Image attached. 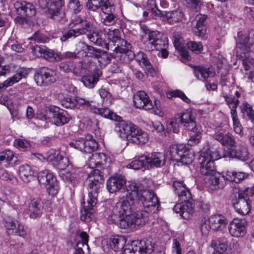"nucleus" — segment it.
<instances>
[{
    "label": "nucleus",
    "mask_w": 254,
    "mask_h": 254,
    "mask_svg": "<svg viewBox=\"0 0 254 254\" xmlns=\"http://www.w3.org/2000/svg\"><path fill=\"white\" fill-rule=\"evenodd\" d=\"M4 227L9 231V233L14 234L22 238L26 235V232L24 226L20 224L16 220L10 218H7L5 220Z\"/></svg>",
    "instance_id": "nucleus-28"
},
{
    "label": "nucleus",
    "mask_w": 254,
    "mask_h": 254,
    "mask_svg": "<svg viewBox=\"0 0 254 254\" xmlns=\"http://www.w3.org/2000/svg\"><path fill=\"white\" fill-rule=\"evenodd\" d=\"M18 173L19 177L25 183L30 182L34 175V170L27 164L20 165Z\"/></svg>",
    "instance_id": "nucleus-37"
},
{
    "label": "nucleus",
    "mask_w": 254,
    "mask_h": 254,
    "mask_svg": "<svg viewBox=\"0 0 254 254\" xmlns=\"http://www.w3.org/2000/svg\"><path fill=\"white\" fill-rule=\"evenodd\" d=\"M148 164L154 166L157 168L164 165L166 162V157L164 153L161 152H154L151 154V156L147 157Z\"/></svg>",
    "instance_id": "nucleus-40"
},
{
    "label": "nucleus",
    "mask_w": 254,
    "mask_h": 254,
    "mask_svg": "<svg viewBox=\"0 0 254 254\" xmlns=\"http://www.w3.org/2000/svg\"><path fill=\"white\" fill-rule=\"evenodd\" d=\"M146 45L148 51L167 48L168 40L165 34L158 31H152L148 34Z\"/></svg>",
    "instance_id": "nucleus-14"
},
{
    "label": "nucleus",
    "mask_w": 254,
    "mask_h": 254,
    "mask_svg": "<svg viewBox=\"0 0 254 254\" xmlns=\"http://www.w3.org/2000/svg\"><path fill=\"white\" fill-rule=\"evenodd\" d=\"M140 65L144 68L146 73L152 74L154 71V69L153 68L151 64L150 63L147 57L141 62Z\"/></svg>",
    "instance_id": "nucleus-64"
},
{
    "label": "nucleus",
    "mask_w": 254,
    "mask_h": 254,
    "mask_svg": "<svg viewBox=\"0 0 254 254\" xmlns=\"http://www.w3.org/2000/svg\"><path fill=\"white\" fill-rule=\"evenodd\" d=\"M174 192L178 196L179 200H187L191 198L190 190L186 187L183 181L174 180L172 184Z\"/></svg>",
    "instance_id": "nucleus-27"
},
{
    "label": "nucleus",
    "mask_w": 254,
    "mask_h": 254,
    "mask_svg": "<svg viewBox=\"0 0 254 254\" xmlns=\"http://www.w3.org/2000/svg\"><path fill=\"white\" fill-rule=\"evenodd\" d=\"M242 111L247 114V116L252 122H254V110L251 105L247 102L243 103Z\"/></svg>",
    "instance_id": "nucleus-58"
},
{
    "label": "nucleus",
    "mask_w": 254,
    "mask_h": 254,
    "mask_svg": "<svg viewBox=\"0 0 254 254\" xmlns=\"http://www.w3.org/2000/svg\"><path fill=\"white\" fill-rule=\"evenodd\" d=\"M14 66L12 64L0 65V76L10 74L14 71Z\"/></svg>",
    "instance_id": "nucleus-62"
},
{
    "label": "nucleus",
    "mask_w": 254,
    "mask_h": 254,
    "mask_svg": "<svg viewBox=\"0 0 254 254\" xmlns=\"http://www.w3.org/2000/svg\"><path fill=\"white\" fill-rule=\"evenodd\" d=\"M206 179V186L211 190H218L223 188L226 184L225 176L219 173L216 172L215 169L214 172L209 174Z\"/></svg>",
    "instance_id": "nucleus-25"
},
{
    "label": "nucleus",
    "mask_w": 254,
    "mask_h": 254,
    "mask_svg": "<svg viewBox=\"0 0 254 254\" xmlns=\"http://www.w3.org/2000/svg\"><path fill=\"white\" fill-rule=\"evenodd\" d=\"M14 7L17 14L22 16L32 17L36 14L35 6L29 2L16 1L14 3Z\"/></svg>",
    "instance_id": "nucleus-26"
},
{
    "label": "nucleus",
    "mask_w": 254,
    "mask_h": 254,
    "mask_svg": "<svg viewBox=\"0 0 254 254\" xmlns=\"http://www.w3.org/2000/svg\"><path fill=\"white\" fill-rule=\"evenodd\" d=\"M117 131L120 132L121 136L126 137L130 142L137 145L145 144L148 140V133L133 124L127 121L118 123Z\"/></svg>",
    "instance_id": "nucleus-5"
},
{
    "label": "nucleus",
    "mask_w": 254,
    "mask_h": 254,
    "mask_svg": "<svg viewBox=\"0 0 254 254\" xmlns=\"http://www.w3.org/2000/svg\"><path fill=\"white\" fill-rule=\"evenodd\" d=\"M49 187L47 188V191L49 195L55 196L58 194L60 189L57 180L53 182V183H51Z\"/></svg>",
    "instance_id": "nucleus-61"
},
{
    "label": "nucleus",
    "mask_w": 254,
    "mask_h": 254,
    "mask_svg": "<svg viewBox=\"0 0 254 254\" xmlns=\"http://www.w3.org/2000/svg\"><path fill=\"white\" fill-rule=\"evenodd\" d=\"M253 44L250 42L249 36L246 34L238 33V40L236 48L237 57L244 60L248 57L247 55L251 51Z\"/></svg>",
    "instance_id": "nucleus-16"
},
{
    "label": "nucleus",
    "mask_w": 254,
    "mask_h": 254,
    "mask_svg": "<svg viewBox=\"0 0 254 254\" xmlns=\"http://www.w3.org/2000/svg\"><path fill=\"white\" fill-rule=\"evenodd\" d=\"M30 72V69L25 67L17 68L15 73L7 78L3 82L0 83V92L3 89L11 86L18 83L21 79L25 78Z\"/></svg>",
    "instance_id": "nucleus-21"
},
{
    "label": "nucleus",
    "mask_w": 254,
    "mask_h": 254,
    "mask_svg": "<svg viewBox=\"0 0 254 254\" xmlns=\"http://www.w3.org/2000/svg\"><path fill=\"white\" fill-rule=\"evenodd\" d=\"M153 251V246L148 240H135L130 244H125L123 254H148Z\"/></svg>",
    "instance_id": "nucleus-10"
},
{
    "label": "nucleus",
    "mask_w": 254,
    "mask_h": 254,
    "mask_svg": "<svg viewBox=\"0 0 254 254\" xmlns=\"http://www.w3.org/2000/svg\"><path fill=\"white\" fill-rule=\"evenodd\" d=\"M59 68L61 71L64 72H73L77 73L75 70V64L72 61H64L61 63L59 64Z\"/></svg>",
    "instance_id": "nucleus-51"
},
{
    "label": "nucleus",
    "mask_w": 254,
    "mask_h": 254,
    "mask_svg": "<svg viewBox=\"0 0 254 254\" xmlns=\"http://www.w3.org/2000/svg\"><path fill=\"white\" fill-rule=\"evenodd\" d=\"M106 14L107 15L103 20V24L107 26H111L114 25L117 21L116 16L113 14V13Z\"/></svg>",
    "instance_id": "nucleus-63"
},
{
    "label": "nucleus",
    "mask_w": 254,
    "mask_h": 254,
    "mask_svg": "<svg viewBox=\"0 0 254 254\" xmlns=\"http://www.w3.org/2000/svg\"><path fill=\"white\" fill-rule=\"evenodd\" d=\"M211 229H212V227L209 222V218H202L200 224V230L202 235H206L208 234Z\"/></svg>",
    "instance_id": "nucleus-59"
},
{
    "label": "nucleus",
    "mask_w": 254,
    "mask_h": 254,
    "mask_svg": "<svg viewBox=\"0 0 254 254\" xmlns=\"http://www.w3.org/2000/svg\"><path fill=\"white\" fill-rule=\"evenodd\" d=\"M44 158L57 169L66 168L69 164L68 158L62 155L60 152L57 150H49Z\"/></svg>",
    "instance_id": "nucleus-18"
},
{
    "label": "nucleus",
    "mask_w": 254,
    "mask_h": 254,
    "mask_svg": "<svg viewBox=\"0 0 254 254\" xmlns=\"http://www.w3.org/2000/svg\"><path fill=\"white\" fill-rule=\"evenodd\" d=\"M92 27L91 28V31L86 34L90 42L99 46H105L107 48L109 39L112 34L111 33L113 29L112 28H101L97 31L92 30Z\"/></svg>",
    "instance_id": "nucleus-13"
},
{
    "label": "nucleus",
    "mask_w": 254,
    "mask_h": 254,
    "mask_svg": "<svg viewBox=\"0 0 254 254\" xmlns=\"http://www.w3.org/2000/svg\"><path fill=\"white\" fill-rule=\"evenodd\" d=\"M213 136L223 146L233 147L236 143L234 136L229 132L224 133L221 131H217L213 134Z\"/></svg>",
    "instance_id": "nucleus-33"
},
{
    "label": "nucleus",
    "mask_w": 254,
    "mask_h": 254,
    "mask_svg": "<svg viewBox=\"0 0 254 254\" xmlns=\"http://www.w3.org/2000/svg\"><path fill=\"white\" fill-rule=\"evenodd\" d=\"M37 43H47L49 41V38L42 32L37 31L29 38Z\"/></svg>",
    "instance_id": "nucleus-56"
},
{
    "label": "nucleus",
    "mask_w": 254,
    "mask_h": 254,
    "mask_svg": "<svg viewBox=\"0 0 254 254\" xmlns=\"http://www.w3.org/2000/svg\"><path fill=\"white\" fill-rule=\"evenodd\" d=\"M168 22L173 24L181 21L183 18L184 14L181 9L168 11L166 14Z\"/></svg>",
    "instance_id": "nucleus-48"
},
{
    "label": "nucleus",
    "mask_w": 254,
    "mask_h": 254,
    "mask_svg": "<svg viewBox=\"0 0 254 254\" xmlns=\"http://www.w3.org/2000/svg\"><path fill=\"white\" fill-rule=\"evenodd\" d=\"M66 168H59V175L65 182H69L72 184H75L76 181V177L74 174L70 173Z\"/></svg>",
    "instance_id": "nucleus-50"
},
{
    "label": "nucleus",
    "mask_w": 254,
    "mask_h": 254,
    "mask_svg": "<svg viewBox=\"0 0 254 254\" xmlns=\"http://www.w3.org/2000/svg\"><path fill=\"white\" fill-rule=\"evenodd\" d=\"M0 179L6 181L12 184H16L17 179L12 174L8 173L3 169H0Z\"/></svg>",
    "instance_id": "nucleus-53"
},
{
    "label": "nucleus",
    "mask_w": 254,
    "mask_h": 254,
    "mask_svg": "<svg viewBox=\"0 0 254 254\" xmlns=\"http://www.w3.org/2000/svg\"><path fill=\"white\" fill-rule=\"evenodd\" d=\"M223 156L232 158H236L242 161H246L249 158V152L245 145L238 144L228 148Z\"/></svg>",
    "instance_id": "nucleus-24"
},
{
    "label": "nucleus",
    "mask_w": 254,
    "mask_h": 254,
    "mask_svg": "<svg viewBox=\"0 0 254 254\" xmlns=\"http://www.w3.org/2000/svg\"><path fill=\"white\" fill-rule=\"evenodd\" d=\"M107 161L106 155L103 153H95L89 156V167H95L97 164H103Z\"/></svg>",
    "instance_id": "nucleus-44"
},
{
    "label": "nucleus",
    "mask_w": 254,
    "mask_h": 254,
    "mask_svg": "<svg viewBox=\"0 0 254 254\" xmlns=\"http://www.w3.org/2000/svg\"><path fill=\"white\" fill-rule=\"evenodd\" d=\"M159 206L153 190H139L136 184H129L121 192L118 202L113 206L107 219L109 224L134 231L143 226L149 213L156 212Z\"/></svg>",
    "instance_id": "nucleus-1"
},
{
    "label": "nucleus",
    "mask_w": 254,
    "mask_h": 254,
    "mask_svg": "<svg viewBox=\"0 0 254 254\" xmlns=\"http://www.w3.org/2000/svg\"><path fill=\"white\" fill-rule=\"evenodd\" d=\"M182 202L176 204L173 207V210L184 219L188 220L190 218L194 212V204L190 199L180 200Z\"/></svg>",
    "instance_id": "nucleus-22"
},
{
    "label": "nucleus",
    "mask_w": 254,
    "mask_h": 254,
    "mask_svg": "<svg viewBox=\"0 0 254 254\" xmlns=\"http://www.w3.org/2000/svg\"><path fill=\"white\" fill-rule=\"evenodd\" d=\"M233 123V128L234 131L241 135L243 134V127L238 119L237 114L235 115L233 113V115L231 116Z\"/></svg>",
    "instance_id": "nucleus-60"
},
{
    "label": "nucleus",
    "mask_w": 254,
    "mask_h": 254,
    "mask_svg": "<svg viewBox=\"0 0 254 254\" xmlns=\"http://www.w3.org/2000/svg\"><path fill=\"white\" fill-rule=\"evenodd\" d=\"M56 70L43 67L35 73L34 78L37 85L46 86L56 82Z\"/></svg>",
    "instance_id": "nucleus-15"
},
{
    "label": "nucleus",
    "mask_w": 254,
    "mask_h": 254,
    "mask_svg": "<svg viewBox=\"0 0 254 254\" xmlns=\"http://www.w3.org/2000/svg\"><path fill=\"white\" fill-rule=\"evenodd\" d=\"M33 54L37 57L43 58L49 62L61 60L60 55L45 46L35 45L32 48Z\"/></svg>",
    "instance_id": "nucleus-20"
},
{
    "label": "nucleus",
    "mask_w": 254,
    "mask_h": 254,
    "mask_svg": "<svg viewBox=\"0 0 254 254\" xmlns=\"http://www.w3.org/2000/svg\"><path fill=\"white\" fill-rule=\"evenodd\" d=\"M180 125H183L190 131V138L188 140L189 145L192 146L198 143L201 138L200 128L196 124L194 118L190 112H186L176 115L169 123V127L174 133L180 131Z\"/></svg>",
    "instance_id": "nucleus-3"
},
{
    "label": "nucleus",
    "mask_w": 254,
    "mask_h": 254,
    "mask_svg": "<svg viewBox=\"0 0 254 254\" xmlns=\"http://www.w3.org/2000/svg\"><path fill=\"white\" fill-rule=\"evenodd\" d=\"M38 180L41 184L49 185L51 183H53V182H55L57 179L52 172L46 170L39 173Z\"/></svg>",
    "instance_id": "nucleus-41"
},
{
    "label": "nucleus",
    "mask_w": 254,
    "mask_h": 254,
    "mask_svg": "<svg viewBox=\"0 0 254 254\" xmlns=\"http://www.w3.org/2000/svg\"><path fill=\"white\" fill-rule=\"evenodd\" d=\"M43 206L39 198H31L28 205L29 215L31 218L36 219L41 217Z\"/></svg>",
    "instance_id": "nucleus-31"
},
{
    "label": "nucleus",
    "mask_w": 254,
    "mask_h": 254,
    "mask_svg": "<svg viewBox=\"0 0 254 254\" xmlns=\"http://www.w3.org/2000/svg\"><path fill=\"white\" fill-rule=\"evenodd\" d=\"M50 111L53 114V121L56 125L62 126L69 121L70 117L66 111L54 107L50 109Z\"/></svg>",
    "instance_id": "nucleus-30"
},
{
    "label": "nucleus",
    "mask_w": 254,
    "mask_h": 254,
    "mask_svg": "<svg viewBox=\"0 0 254 254\" xmlns=\"http://www.w3.org/2000/svg\"><path fill=\"white\" fill-rule=\"evenodd\" d=\"M93 101L89 100L85 98L76 97V108L80 110L89 111L93 113L95 105Z\"/></svg>",
    "instance_id": "nucleus-42"
},
{
    "label": "nucleus",
    "mask_w": 254,
    "mask_h": 254,
    "mask_svg": "<svg viewBox=\"0 0 254 254\" xmlns=\"http://www.w3.org/2000/svg\"><path fill=\"white\" fill-rule=\"evenodd\" d=\"M63 107L67 109H74L76 106V97H66L61 101Z\"/></svg>",
    "instance_id": "nucleus-55"
},
{
    "label": "nucleus",
    "mask_w": 254,
    "mask_h": 254,
    "mask_svg": "<svg viewBox=\"0 0 254 254\" xmlns=\"http://www.w3.org/2000/svg\"><path fill=\"white\" fill-rule=\"evenodd\" d=\"M193 73L196 78L199 80H204L208 77H213L215 73L212 71L209 68L198 65L193 66Z\"/></svg>",
    "instance_id": "nucleus-38"
},
{
    "label": "nucleus",
    "mask_w": 254,
    "mask_h": 254,
    "mask_svg": "<svg viewBox=\"0 0 254 254\" xmlns=\"http://www.w3.org/2000/svg\"><path fill=\"white\" fill-rule=\"evenodd\" d=\"M196 26L193 28V32L198 37H203L206 33V20L207 18L206 15H200L197 17Z\"/></svg>",
    "instance_id": "nucleus-39"
},
{
    "label": "nucleus",
    "mask_w": 254,
    "mask_h": 254,
    "mask_svg": "<svg viewBox=\"0 0 254 254\" xmlns=\"http://www.w3.org/2000/svg\"><path fill=\"white\" fill-rule=\"evenodd\" d=\"M170 159L181 162L183 165L190 164L194 158L193 152L185 144L171 145L167 152Z\"/></svg>",
    "instance_id": "nucleus-7"
},
{
    "label": "nucleus",
    "mask_w": 254,
    "mask_h": 254,
    "mask_svg": "<svg viewBox=\"0 0 254 254\" xmlns=\"http://www.w3.org/2000/svg\"><path fill=\"white\" fill-rule=\"evenodd\" d=\"M126 238L121 235H116L110 237L107 241V245L114 251L122 250L126 243Z\"/></svg>",
    "instance_id": "nucleus-35"
},
{
    "label": "nucleus",
    "mask_w": 254,
    "mask_h": 254,
    "mask_svg": "<svg viewBox=\"0 0 254 254\" xmlns=\"http://www.w3.org/2000/svg\"><path fill=\"white\" fill-rule=\"evenodd\" d=\"M187 48L195 54H199L203 50V46L200 42L190 41L186 44Z\"/></svg>",
    "instance_id": "nucleus-57"
},
{
    "label": "nucleus",
    "mask_w": 254,
    "mask_h": 254,
    "mask_svg": "<svg viewBox=\"0 0 254 254\" xmlns=\"http://www.w3.org/2000/svg\"><path fill=\"white\" fill-rule=\"evenodd\" d=\"M93 113L99 115L105 118L118 122V123L124 121L120 116L107 107L97 108L95 106Z\"/></svg>",
    "instance_id": "nucleus-36"
},
{
    "label": "nucleus",
    "mask_w": 254,
    "mask_h": 254,
    "mask_svg": "<svg viewBox=\"0 0 254 254\" xmlns=\"http://www.w3.org/2000/svg\"><path fill=\"white\" fill-rule=\"evenodd\" d=\"M13 144L16 148L22 151H25L30 146V142L23 138H16Z\"/></svg>",
    "instance_id": "nucleus-54"
},
{
    "label": "nucleus",
    "mask_w": 254,
    "mask_h": 254,
    "mask_svg": "<svg viewBox=\"0 0 254 254\" xmlns=\"http://www.w3.org/2000/svg\"><path fill=\"white\" fill-rule=\"evenodd\" d=\"M226 181L239 183L241 182L246 177V175L242 172H237L236 171H228L226 173Z\"/></svg>",
    "instance_id": "nucleus-47"
},
{
    "label": "nucleus",
    "mask_w": 254,
    "mask_h": 254,
    "mask_svg": "<svg viewBox=\"0 0 254 254\" xmlns=\"http://www.w3.org/2000/svg\"><path fill=\"white\" fill-rule=\"evenodd\" d=\"M104 179L102 172L99 170H93L86 180L88 190L87 205L81 211L80 219L85 222H89L95 218L93 207L97 202L98 193L103 186Z\"/></svg>",
    "instance_id": "nucleus-2"
},
{
    "label": "nucleus",
    "mask_w": 254,
    "mask_h": 254,
    "mask_svg": "<svg viewBox=\"0 0 254 254\" xmlns=\"http://www.w3.org/2000/svg\"><path fill=\"white\" fill-rule=\"evenodd\" d=\"M148 166V160L146 156H142L137 159H135L127 165V168L134 170H138L142 168L146 169Z\"/></svg>",
    "instance_id": "nucleus-45"
},
{
    "label": "nucleus",
    "mask_w": 254,
    "mask_h": 254,
    "mask_svg": "<svg viewBox=\"0 0 254 254\" xmlns=\"http://www.w3.org/2000/svg\"><path fill=\"white\" fill-rule=\"evenodd\" d=\"M223 97L231 109V115L232 116L233 113L236 115L237 114L236 110L239 104V100L238 99H235V97L232 95L225 94Z\"/></svg>",
    "instance_id": "nucleus-49"
},
{
    "label": "nucleus",
    "mask_w": 254,
    "mask_h": 254,
    "mask_svg": "<svg viewBox=\"0 0 254 254\" xmlns=\"http://www.w3.org/2000/svg\"><path fill=\"white\" fill-rule=\"evenodd\" d=\"M254 193V188H247L239 190L238 197L233 200V204L235 211L240 215H246L251 209V201L249 197Z\"/></svg>",
    "instance_id": "nucleus-9"
},
{
    "label": "nucleus",
    "mask_w": 254,
    "mask_h": 254,
    "mask_svg": "<svg viewBox=\"0 0 254 254\" xmlns=\"http://www.w3.org/2000/svg\"><path fill=\"white\" fill-rule=\"evenodd\" d=\"M5 161L8 164L16 165L19 164L14 153L10 150H5L0 154V161Z\"/></svg>",
    "instance_id": "nucleus-46"
},
{
    "label": "nucleus",
    "mask_w": 254,
    "mask_h": 254,
    "mask_svg": "<svg viewBox=\"0 0 254 254\" xmlns=\"http://www.w3.org/2000/svg\"><path fill=\"white\" fill-rule=\"evenodd\" d=\"M68 26L69 29L63 33L60 39L62 42L80 35L86 34L91 31L92 25L87 20L83 19L80 17L76 16L71 20Z\"/></svg>",
    "instance_id": "nucleus-6"
},
{
    "label": "nucleus",
    "mask_w": 254,
    "mask_h": 254,
    "mask_svg": "<svg viewBox=\"0 0 254 254\" xmlns=\"http://www.w3.org/2000/svg\"><path fill=\"white\" fill-rule=\"evenodd\" d=\"M69 145L71 147L89 154L95 151L98 147V142L90 134H87L85 138L73 139Z\"/></svg>",
    "instance_id": "nucleus-11"
},
{
    "label": "nucleus",
    "mask_w": 254,
    "mask_h": 254,
    "mask_svg": "<svg viewBox=\"0 0 254 254\" xmlns=\"http://www.w3.org/2000/svg\"><path fill=\"white\" fill-rule=\"evenodd\" d=\"M133 102L134 106L138 109H144L145 110L152 109L155 114L160 113V111L158 109V104L159 101L154 100V104L153 105L152 102L149 99V96L144 91H139L135 94L133 97Z\"/></svg>",
    "instance_id": "nucleus-12"
},
{
    "label": "nucleus",
    "mask_w": 254,
    "mask_h": 254,
    "mask_svg": "<svg viewBox=\"0 0 254 254\" xmlns=\"http://www.w3.org/2000/svg\"><path fill=\"white\" fill-rule=\"evenodd\" d=\"M247 222L245 219H234L229 224L230 234L234 237H242L246 234Z\"/></svg>",
    "instance_id": "nucleus-23"
},
{
    "label": "nucleus",
    "mask_w": 254,
    "mask_h": 254,
    "mask_svg": "<svg viewBox=\"0 0 254 254\" xmlns=\"http://www.w3.org/2000/svg\"><path fill=\"white\" fill-rule=\"evenodd\" d=\"M64 0H45V7L50 17L56 21H60L64 16L62 9Z\"/></svg>",
    "instance_id": "nucleus-17"
},
{
    "label": "nucleus",
    "mask_w": 254,
    "mask_h": 254,
    "mask_svg": "<svg viewBox=\"0 0 254 254\" xmlns=\"http://www.w3.org/2000/svg\"><path fill=\"white\" fill-rule=\"evenodd\" d=\"M102 75V72L99 69H96L90 74H87L81 77V81L84 86L88 88H93L99 81Z\"/></svg>",
    "instance_id": "nucleus-32"
},
{
    "label": "nucleus",
    "mask_w": 254,
    "mask_h": 254,
    "mask_svg": "<svg viewBox=\"0 0 254 254\" xmlns=\"http://www.w3.org/2000/svg\"><path fill=\"white\" fill-rule=\"evenodd\" d=\"M112 36L108 43L107 48L116 53V57H120L122 62L131 61L134 57V54L131 50L130 43L120 37V31L118 29H113Z\"/></svg>",
    "instance_id": "nucleus-4"
},
{
    "label": "nucleus",
    "mask_w": 254,
    "mask_h": 254,
    "mask_svg": "<svg viewBox=\"0 0 254 254\" xmlns=\"http://www.w3.org/2000/svg\"><path fill=\"white\" fill-rule=\"evenodd\" d=\"M82 50L84 51L83 54L85 57L98 58L100 57L103 52L101 49H96L92 46L87 45L84 42H82Z\"/></svg>",
    "instance_id": "nucleus-43"
},
{
    "label": "nucleus",
    "mask_w": 254,
    "mask_h": 254,
    "mask_svg": "<svg viewBox=\"0 0 254 254\" xmlns=\"http://www.w3.org/2000/svg\"><path fill=\"white\" fill-rule=\"evenodd\" d=\"M209 222L211 225L212 230L220 231L226 228L228 223L227 218L221 214H215L211 216L209 218Z\"/></svg>",
    "instance_id": "nucleus-34"
},
{
    "label": "nucleus",
    "mask_w": 254,
    "mask_h": 254,
    "mask_svg": "<svg viewBox=\"0 0 254 254\" xmlns=\"http://www.w3.org/2000/svg\"><path fill=\"white\" fill-rule=\"evenodd\" d=\"M221 157L218 151L216 149H207L202 151L198 157L200 164V172L203 175H207L214 172L215 169L214 161Z\"/></svg>",
    "instance_id": "nucleus-8"
},
{
    "label": "nucleus",
    "mask_w": 254,
    "mask_h": 254,
    "mask_svg": "<svg viewBox=\"0 0 254 254\" xmlns=\"http://www.w3.org/2000/svg\"><path fill=\"white\" fill-rule=\"evenodd\" d=\"M124 176L117 174L111 176L107 181V188L110 193L116 192L126 184Z\"/></svg>",
    "instance_id": "nucleus-29"
},
{
    "label": "nucleus",
    "mask_w": 254,
    "mask_h": 254,
    "mask_svg": "<svg viewBox=\"0 0 254 254\" xmlns=\"http://www.w3.org/2000/svg\"><path fill=\"white\" fill-rule=\"evenodd\" d=\"M211 247L214 248L212 254H224L228 247V245L225 242L218 244L216 241H212Z\"/></svg>",
    "instance_id": "nucleus-52"
},
{
    "label": "nucleus",
    "mask_w": 254,
    "mask_h": 254,
    "mask_svg": "<svg viewBox=\"0 0 254 254\" xmlns=\"http://www.w3.org/2000/svg\"><path fill=\"white\" fill-rule=\"evenodd\" d=\"M88 0L86 6L88 9L95 11L101 8L105 14L113 13L115 11V6L112 0Z\"/></svg>",
    "instance_id": "nucleus-19"
}]
</instances>
